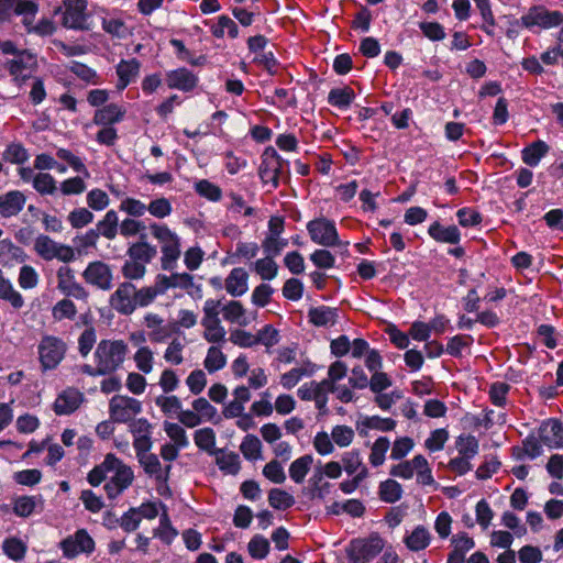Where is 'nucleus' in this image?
<instances>
[{"instance_id":"f257e3e1","label":"nucleus","mask_w":563,"mask_h":563,"mask_svg":"<svg viewBox=\"0 0 563 563\" xmlns=\"http://www.w3.org/2000/svg\"><path fill=\"white\" fill-rule=\"evenodd\" d=\"M151 234L161 245V266L164 271L175 268L180 257V239L166 224L153 222L150 224Z\"/></svg>"},{"instance_id":"f03ea898","label":"nucleus","mask_w":563,"mask_h":563,"mask_svg":"<svg viewBox=\"0 0 563 563\" xmlns=\"http://www.w3.org/2000/svg\"><path fill=\"white\" fill-rule=\"evenodd\" d=\"M128 351V344L122 340H101L93 354L95 362L110 375L121 367Z\"/></svg>"},{"instance_id":"7ed1b4c3","label":"nucleus","mask_w":563,"mask_h":563,"mask_svg":"<svg viewBox=\"0 0 563 563\" xmlns=\"http://www.w3.org/2000/svg\"><path fill=\"white\" fill-rule=\"evenodd\" d=\"M67 349L63 339L49 334L43 335L37 345L42 371L55 369L64 360Z\"/></svg>"},{"instance_id":"20e7f679","label":"nucleus","mask_w":563,"mask_h":563,"mask_svg":"<svg viewBox=\"0 0 563 563\" xmlns=\"http://www.w3.org/2000/svg\"><path fill=\"white\" fill-rule=\"evenodd\" d=\"M221 300L208 299L203 305V318L201 325L205 328L203 338L210 343L223 341L225 330L219 318Z\"/></svg>"},{"instance_id":"39448f33","label":"nucleus","mask_w":563,"mask_h":563,"mask_svg":"<svg viewBox=\"0 0 563 563\" xmlns=\"http://www.w3.org/2000/svg\"><path fill=\"white\" fill-rule=\"evenodd\" d=\"M35 252L45 261L57 258L64 263L75 260L74 249L59 244L47 235H38L34 243Z\"/></svg>"},{"instance_id":"423d86ee","label":"nucleus","mask_w":563,"mask_h":563,"mask_svg":"<svg viewBox=\"0 0 563 563\" xmlns=\"http://www.w3.org/2000/svg\"><path fill=\"white\" fill-rule=\"evenodd\" d=\"M384 545V540L377 533H372L367 539L351 542L350 558L354 563L368 562L382 552Z\"/></svg>"},{"instance_id":"0eeeda50","label":"nucleus","mask_w":563,"mask_h":563,"mask_svg":"<svg viewBox=\"0 0 563 563\" xmlns=\"http://www.w3.org/2000/svg\"><path fill=\"white\" fill-rule=\"evenodd\" d=\"M142 410L141 401L135 398L115 395L109 402V415L113 422L126 423Z\"/></svg>"},{"instance_id":"6e6552de","label":"nucleus","mask_w":563,"mask_h":563,"mask_svg":"<svg viewBox=\"0 0 563 563\" xmlns=\"http://www.w3.org/2000/svg\"><path fill=\"white\" fill-rule=\"evenodd\" d=\"M110 307L122 316H130L136 310L135 285L131 282H122L110 295Z\"/></svg>"},{"instance_id":"1a4fd4ad","label":"nucleus","mask_w":563,"mask_h":563,"mask_svg":"<svg viewBox=\"0 0 563 563\" xmlns=\"http://www.w3.org/2000/svg\"><path fill=\"white\" fill-rule=\"evenodd\" d=\"M115 462L113 463L114 474L111 476L110 481L104 485V490L110 499L117 498L120 494H122L134 479L133 471L130 466L124 464L120 459L115 456Z\"/></svg>"},{"instance_id":"9d476101","label":"nucleus","mask_w":563,"mask_h":563,"mask_svg":"<svg viewBox=\"0 0 563 563\" xmlns=\"http://www.w3.org/2000/svg\"><path fill=\"white\" fill-rule=\"evenodd\" d=\"M311 240L322 246L339 244V235L334 222L325 218L314 219L307 224Z\"/></svg>"},{"instance_id":"9b49d317","label":"nucleus","mask_w":563,"mask_h":563,"mask_svg":"<svg viewBox=\"0 0 563 563\" xmlns=\"http://www.w3.org/2000/svg\"><path fill=\"white\" fill-rule=\"evenodd\" d=\"M82 278L91 286L100 290L108 291L113 286V273L107 263L102 261H95L88 264L82 272Z\"/></svg>"},{"instance_id":"f8f14e48","label":"nucleus","mask_w":563,"mask_h":563,"mask_svg":"<svg viewBox=\"0 0 563 563\" xmlns=\"http://www.w3.org/2000/svg\"><path fill=\"white\" fill-rule=\"evenodd\" d=\"M563 22V14L559 11H549L542 5L532 7L521 16V24L526 27L534 25L548 29L558 26Z\"/></svg>"},{"instance_id":"ddd939ff","label":"nucleus","mask_w":563,"mask_h":563,"mask_svg":"<svg viewBox=\"0 0 563 563\" xmlns=\"http://www.w3.org/2000/svg\"><path fill=\"white\" fill-rule=\"evenodd\" d=\"M60 549L66 558L73 559L80 553L90 554L95 550V541L87 530L79 529L75 534L60 542Z\"/></svg>"},{"instance_id":"4468645a","label":"nucleus","mask_w":563,"mask_h":563,"mask_svg":"<svg viewBox=\"0 0 563 563\" xmlns=\"http://www.w3.org/2000/svg\"><path fill=\"white\" fill-rule=\"evenodd\" d=\"M37 12V4L29 0H0V22L9 21L12 13L24 15V23L29 24Z\"/></svg>"},{"instance_id":"2eb2a0df","label":"nucleus","mask_w":563,"mask_h":563,"mask_svg":"<svg viewBox=\"0 0 563 563\" xmlns=\"http://www.w3.org/2000/svg\"><path fill=\"white\" fill-rule=\"evenodd\" d=\"M63 25L68 29L87 30L86 0H65Z\"/></svg>"},{"instance_id":"dca6fc26","label":"nucleus","mask_w":563,"mask_h":563,"mask_svg":"<svg viewBox=\"0 0 563 563\" xmlns=\"http://www.w3.org/2000/svg\"><path fill=\"white\" fill-rule=\"evenodd\" d=\"M57 288L65 295L86 300L89 296L86 288L75 280L74 271L69 266H60L57 271Z\"/></svg>"},{"instance_id":"f3484780","label":"nucleus","mask_w":563,"mask_h":563,"mask_svg":"<svg viewBox=\"0 0 563 563\" xmlns=\"http://www.w3.org/2000/svg\"><path fill=\"white\" fill-rule=\"evenodd\" d=\"M36 65L35 57L27 51H21L15 58L7 62L5 66L15 80H25L30 77L33 67Z\"/></svg>"},{"instance_id":"a211bd4d","label":"nucleus","mask_w":563,"mask_h":563,"mask_svg":"<svg viewBox=\"0 0 563 563\" xmlns=\"http://www.w3.org/2000/svg\"><path fill=\"white\" fill-rule=\"evenodd\" d=\"M129 258L143 263L150 264L157 255V247L148 242L146 234H141L139 240L126 250Z\"/></svg>"},{"instance_id":"6ab92c4d","label":"nucleus","mask_w":563,"mask_h":563,"mask_svg":"<svg viewBox=\"0 0 563 563\" xmlns=\"http://www.w3.org/2000/svg\"><path fill=\"white\" fill-rule=\"evenodd\" d=\"M539 437L543 444L549 448L563 446V426L559 420L549 419L539 428Z\"/></svg>"},{"instance_id":"aec40b11","label":"nucleus","mask_w":563,"mask_h":563,"mask_svg":"<svg viewBox=\"0 0 563 563\" xmlns=\"http://www.w3.org/2000/svg\"><path fill=\"white\" fill-rule=\"evenodd\" d=\"M139 463L143 467L144 472L148 476L154 477L156 482L164 484L167 483L172 470L170 464L163 467L158 456L153 453L141 456L139 459Z\"/></svg>"},{"instance_id":"412c9836","label":"nucleus","mask_w":563,"mask_h":563,"mask_svg":"<svg viewBox=\"0 0 563 563\" xmlns=\"http://www.w3.org/2000/svg\"><path fill=\"white\" fill-rule=\"evenodd\" d=\"M197 82V76L187 68H178L166 74V84L172 89L191 91Z\"/></svg>"},{"instance_id":"4be33fe9","label":"nucleus","mask_w":563,"mask_h":563,"mask_svg":"<svg viewBox=\"0 0 563 563\" xmlns=\"http://www.w3.org/2000/svg\"><path fill=\"white\" fill-rule=\"evenodd\" d=\"M82 401V394L75 388H68L59 394L54 402L56 415H69L74 412Z\"/></svg>"},{"instance_id":"5701e85b","label":"nucleus","mask_w":563,"mask_h":563,"mask_svg":"<svg viewBox=\"0 0 563 563\" xmlns=\"http://www.w3.org/2000/svg\"><path fill=\"white\" fill-rule=\"evenodd\" d=\"M25 196L19 190H12L0 196V214L4 218L16 216L25 205Z\"/></svg>"},{"instance_id":"b1692460","label":"nucleus","mask_w":563,"mask_h":563,"mask_svg":"<svg viewBox=\"0 0 563 563\" xmlns=\"http://www.w3.org/2000/svg\"><path fill=\"white\" fill-rule=\"evenodd\" d=\"M249 274L241 267L233 268L225 278V290L233 297H240L247 291Z\"/></svg>"},{"instance_id":"393cba45","label":"nucleus","mask_w":563,"mask_h":563,"mask_svg":"<svg viewBox=\"0 0 563 563\" xmlns=\"http://www.w3.org/2000/svg\"><path fill=\"white\" fill-rule=\"evenodd\" d=\"M451 542L453 550L449 554L448 563H464L466 552L472 550L475 545L474 540L466 533H460L454 536Z\"/></svg>"},{"instance_id":"a878e982","label":"nucleus","mask_w":563,"mask_h":563,"mask_svg":"<svg viewBox=\"0 0 563 563\" xmlns=\"http://www.w3.org/2000/svg\"><path fill=\"white\" fill-rule=\"evenodd\" d=\"M277 152L274 148H267L263 154V161L260 166V176L264 183H272L276 188L278 180L276 178Z\"/></svg>"},{"instance_id":"bb28decb","label":"nucleus","mask_w":563,"mask_h":563,"mask_svg":"<svg viewBox=\"0 0 563 563\" xmlns=\"http://www.w3.org/2000/svg\"><path fill=\"white\" fill-rule=\"evenodd\" d=\"M141 64L136 58L121 60L117 66V75L119 77L118 88L124 89L137 77Z\"/></svg>"},{"instance_id":"cd10ccee","label":"nucleus","mask_w":563,"mask_h":563,"mask_svg":"<svg viewBox=\"0 0 563 563\" xmlns=\"http://www.w3.org/2000/svg\"><path fill=\"white\" fill-rule=\"evenodd\" d=\"M429 235L438 242L456 244L460 242L461 234L455 225L448 228L442 227L439 222H434L429 227Z\"/></svg>"},{"instance_id":"c85d7f7f","label":"nucleus","mask_w":563,"mask_h":563,"mask_svg":"<svg viewBox=\"0 0 563 563\" xmlns=\"http://www.w3.org/2000/svg\"><path fill=\"white\" fill-rule=\"evenodd\" d=\"M119 230V218L114 210H109L102 220H100L93 231L97 235L104 236L108 240L115 239Z\"/></svg>"},{"instance_id":"c756f323","label":"nucleus","mask_w":563,"mask_h":563,"mask_svg":"<svg viewBox=\"0 0 563 563\" xmlns=\"http://www.w3.org/2000/svg\"><path fill=\"white\" fill-rule=\"evenodd\" d=\"M125 111L115 103H110L98 109L93 117V122L99 125H111L122 120Z\"/></svg>"},{"instance_id":"7c9ffc66","label":"nucleus","mask_w":563,"mask_h":563,"mask_svg":"<svg viewBox=\"0 0 563 563\" xmlns=\"http://www.w3.org/2000/svg\"><path fill=\"white\" fill-rule=\"evenodd\" d=\"M310 322L317 327L333 325L338 320V310L325 306L311 308L309 310Z\"/></svg>"},{"instance_id":"2f4dec72","label":"nucleus","mask_w":563,"mask_h":563,"mask_svg":"<svg viewBox=\"0 0 563 563\" xmlns=\"http://www.w3.org/2000/svg\"><path fill=\"white\" fill-rule=\"evenodd\" d=\"M162 294H164V287L161 285L158 276L154 285L142 287L140 289L135 287L136 308L150 306L156 297Z\"/></svg>"},{"instance_id":"473e14b6","label":"nucleus","mask_w":563,"mask_h":563,"mask_svg":"<svg viewBox=\"0 0 563 563\" xmlns=\"http://www.w3.org/2000/svg\"><path fill=\"white\" fill-rule=\"evenodd\" d=\"M221 311L223 318L231 323H236L241 327H245L250 323L249 319L245 317L246 311L243 305L238 300L229 301L222 307Z\"/></svg>"},{"instance_id":"72a5a7b5","label":"nucleus","mask_w":563,"mask_h":563,"mask_svg":"<svg viewBox=\"0 0 563 563\" xmlns=\"http://www.w3.org/2000/svg\"><path fill=\"white\" fill-rule=\"evenodd\" d=\"M213 455H216V463L222 472L231 475H236L239 473L241 464L240 457L236 453H225L223 450L218 449Z\"/></svg>"},{"instance_id":"f704fd0d","label":"nucleus","mask_w":563,"mask_h":563,"mask_svg":"<svg viewBox=\"0 0 563 563\" xmlns=\"http://www.w3.org/2000/svg\"><path fill=\"white\" fill-rule=\"evenodd\" d=\"M113 463L115 462V455L108 453L100 465L95 466L88 474V482L92 486L100 485L107 477V473L113 471Z\"/></svg>"},{"instance_id":"c9c22d12","label":"nucleus","mask_w":563,"mask_h":563,"mask_svg":"<svg viewBox=\"0 0 563 563\" xmlns=\"http://www.w3.org/2000/svg\"><path fill=\"white\" fill-rule=\"evenodd\" d=\"M355 98L352 88L345 86L343 88H333L328 95V102L339 109H346L351 106Z\"/></svg>"},{"instance_id":"e433bc0d","label":"nucleus","mask_w":563,"mask_h":563,"mask_svg":"<svg viewBox=\"0 0 563 563\" xmlns=\"http://www.w3.org/2000/svg\"><path fill=\"white\" fill-rule=\"evenodd\" d=\"M549 152V146L545 142L539 140L523 148L522 161L529 166H537L541 158Z\"/></svg>"},{"instance_id":"4c0bfd02","label":"nucleus","mask_w":563,"mask_h":563,"mask_svg":"<svg viewBox=\"0 0 563 563\" xmlns=\"http://www.w3.org/2000/svg\"><path fill=\"white\" fill-rule=\"evenodd\" d=\"M161 285L164 287V292L168 288H181L189 289L195 286L194 277L188 273L172 274L169 277L165 275H158Z\"/></svg>"},{"instance_id":"58836bf2","label":"nucleus","mask_w":563,"mask_h":563,"mask_svg":"<svg viewBox=\"0 0 563 563\" xmlns=\"http://www.w3.org/2000/svg\"><path fill=\"white\" fill-rule=\"evenodd\" d=\"M195 444L202 451H206L210 455H213L218 449L216 445V432L211 428H202L194 434Z\"/></svg>"},{"instance_id":"ea45409f","label":"nucleus","mask_w":563,"mask_h":563,"mask_svg":"<svg viewBox=\"0 0 563 563\" xmlns=\"http://www.w3.org/2000/svg\"><path fill=\"white\" fill-rule=\"evenodd\" d=\"M406 545L411 551H420L426 549L430 543V533L423 526H418L415 530L405 539Z\"/></svg>"},{"instance_id":"a19ab883","label":"nucleus","mask_w":563,"mask_h":563,"mask_svg":"<svg viewBox=\"0 0 563 563\" xmlns=\"http://www.w3.org/2000/svg\"><path fill=\"white\" fill-rule=\"evenodd\" d=\"M378 495L383 501L394 504L402 496L401 485L395 479H386L379 484Z\"/></svg>"},{"instance_id":"79ce46f5","label":"nucleus","mask_w":563,"mask_h":563,"mask_svg":"<svg viewBox=\"0 0 563 563\" xmlns=\"http://www.w3.org/2000/svg\"><path fill=\"white\" fill-rule=\"evenodd\" d=\"M312 462L313 457L309 454L295 460L289 466L290 478L297 484L302 483L310 470Z\"/></svg>"},{"instance_id":"37998d69","label":"nucleus","mask_w":563,"mask_h":563,"mask_svg":"<svg viewBox=\"0 0 563 563\" xmlns=\"http://www.w3.org/2000/svg\"><path fill=\"white\" fill-rule=\"evenodd\" d=\"M240 450L246 460H258L262 457V443L254 434H247L243 439Z\"/></svg>"},{"instance_id":"c03bdc74","label":"nucleus","mask_w":563,"mask_h":563,"mask_svg":"<svg viewBox=\"0 0 563 563\" xmlns=\"http://www.w3.org/2000/svg\"><path fill=\"white\" fill-rule=\"evenodd\" d=\"M268 503L275 509L285 510L295 504V499L286 490L280 488H272L268 492Z\"/></svg>"},{"instance_id":"a18cd8bd","label":"nucleus","mask_w":563,"mask_h":563,"mask_svg":"<svg viewBox=\"0 0 563 563\" xmlns=\"http://www.w3.org/2000/svg\"><path fill=\"white\" fill-rule=\"evenodd\" d=\"M121 273L124 282L142 279L146 274V265L129 258L123 263Z\"/></svg>"},{"instance_id":"49530a36","label":"nucleus","mask_w":563,"mask_h":563,"mask_svg":"<svg viewBox=\"0 0 563 563\" xmlns=\"http://www.w3.org/2000/svg\"><path fill=\"white\" fill-rule=\"evenodd\" d=\"M33 187L41 195H54L57 190L56 180L48 173H38L33 178Z\"/></svg>"},{"instance_id":"de8ad7c7","label":"nucleus","mask_w":563,"mask_h":563,"mask_svg":"<svg viewBox=\"0 0 563 563\" xmlns=\"http://www.w3.org/2000/svg\"><path fill=\"white\" fill-rule=\"evenodd\" d=\"M390 446V442L386 437H379L372 445L369 454V463L373 466H379L385 461L386 452Z\"/></svg>"},{"instance_id":"09e8293b","label":"nucleus","mask_w":563,"mask_h":563,"mask_svg":"<svg viewBox=\"0 0 563 563\" xmlns=\"http://www.w3.org/2000/svg\"><path fill=\"white\" fill-rule=\"evenodd\" d=\"M77 314V308L70 299L59 300L52 309V316L56 321L73 320Z\"/></svg>"},{"instance_id":"8fccbe9b","label":"nucleus","mask_w":563,"mask_h":563,"mask_svg":"<svg viewBox=\"0 0 563 563\" xmlns=\"http://www.w3.org/2000/svg\"><path fill=\"white\" fill-rule=\"evenodd\" d=\"M227 364V357L222 351L217 346H211L208 350L203 365L209 373H214L223 368Z\"/></svg>"},{"instance_id":"3c124183","label":"nucleus","mask_w":563,"mask_h":563,"mask_svg":"<svg viewBox=\"0 0 563 563\" xmlns=\"http://www.w3.org/2000/svg\"><path fill=\"white\" fill-rule=\"evenodd\" d=\"M164 431L166 432L167 437L173 441L172 444H175L181 449L186 448L189 444L185 429L178 423L165 421Z\"/></svg>"},{"instance_id":"603ef678","label":"nucleus","mask_w":563,"mask_h":563,"mask_svg":"<svg viewBox=\"0 0 563 563\" xmlns=\"http://www.w3.org/2000/svg\"><path fill=\"white\" fill-rule=\"evenodd\" d=\"M250 555L255 560H263L269 552V542L261 534H255L247 544Z\"/></svg>"},{"instance_id":"864d4df0","label":"nucleus","mask_w":563,"mask_h":563,"mask_svg":"<svg viewBox=\"0 0 563 563\" xmlns=\"http://www.w3.org/2000/svg\"><path fill=\"white\" fill-rule=\"evenodd\" d=\"M139 371L148 374L153 369L154 355L148 346H141L133 356Z\"/></svg>"},{"instance_id":"5fc2aeb1","label":"nucleus","mask_w":563,"mask_h":563,"mask_svg":"<svg viewBox=\"0 0 563 563\" xmlns=\"http://www.w3.org/2000/svg\"><path fill=\"white\" fill-rule=\"evenodd\" d=\"M211 31L216 37H223L225 31L232 38L236 37L239 33L236 23L227 15L220 16L218 23L212 26Z\"/></svg>"},{"instance_id":"6e6d98bb","label":"nucleus","mask_w":563,"mask_h":563,"mask_svg":"<svg viewBox=\"0 0 563 563\" xmlns=\"http://www.w3.org/2000/svg\"><path fill=\"white\" fill-rule=\"evenodd\" d=\"M541 454V445L534 437H528L523 440L521 448L515 449V455L521 460L526 455L530 459H534Z\"/></svg>"},{"instance_id":"4d7b16f0","label":"nucleus","mask_w":563,"mask_h":563,"mask_svg":"<svg viewBox=\"0 0 563 563\" xmlns=\"http://www.w3.org/2000/svg\"><path fill=\"white\" fill-rule=\"evenodd\" d=\"M146 225L143 221L135 220L133 218H125L119 224L120 234L124 238H130L134 235L145 234L144 230Z\"/></svg>"},{"instance_id":"13d9d810","label":"nucleus","mask_w":563,"mask_h":563,"mask_svg":"<svg viewBox=\"0 0 563 563\" xmlns=\"http://www.w3.org/2000/svg\"><path fill=\"white\" fill-rule=\"evenodd\" d=\"M456 448L461 456L472 459L477 454L478 441L474 435L459 437Z\"/></svg>"},{"instance_id":"bf43d9fd","label":"nucleus","mask_w":563,"mask_h":563,"mask_svg":"<svg viewBox=\"0 0 563 563\" xmlns=\"http://www.w3.org/2000/svg\"><path fill=\"white\" fill-rule=\"evenodd\" d=\"M3 158L12 164H23L27 161L29 154L22 144L12 143L3 152Z\"/></svg>"},{"instance_id":"052dcab7","label":"nucleus","mask_w":563,"mask_h":563,"mask_svg":"<svg viewBox=\"0 0 563 563\" xmlns=\"http://www.w3.org/2000/svg\"><path fill=\"white\" fill-rule=\"evenodd\" d=\"M36 505V497L22 496L14 500L13 511L19 517H29L35 510Z\"/></svg>"},{"instance_id":"680f3d73","label":"nucleus","mask_w":563,"mask_h":563,"mask_svg":"<svg viewBox=\"0 0 563 563\" xmlns=\"http://www.w3.org/2000/svg\"><path fill=\"white\" fill-rule=\"evenodd\" d=\"M67 219L73 228L80 229L93 221V213L86 208H78L69 212Z\"/></svg>"},{"instance_id":"e2e57ef3","label":"nucleus","mask_w":563,"mask_h":563,"mask_svg":"<svg viewBox=\"0 0 563 563\" xmlns=\"http://www.w3.org/2000/svg\"><path fill=\"white\" fill-rule=\"evenodd\" d=\"M255 339L256 344L261 343L267 349H271L279 342V333L271 324H266L256 333Z\"/></svg>"},{"instance_id":"0e129e2a","label":"nucleus","mask_w":563,"mask_h":563,"mask_svg":"<svg viewBox=\"0 0 563 563\" xmlns=\"http://www.w3.org/2000/svg\"><path fill=\"white\" fill-rule=\"evenodd\" d=\"M331 438L341 448L347 446L354 439V431L347 426H335L332 429Z\"/></svg>"},{"instance_id":"69168bd1","label":"nucleus","mask_w":563,"mask_h":563,"mask_svg":"<svg viewBox=\"0 0 563 563\" xmlns=\"http://www.w3.org/2000/svg\"><path fill=\"white\" fill-rule=\"evenodd\" d=\"M110 199L106 191L101 189H92L87 194V205L96 211L106 209L109 206Z\"/></svg>"},{"instance_id":"338daca9","label":"nucleus","mask_w":563,"mask_h":563,"mask_svg":"<svg viewBox=\"0 0 563 563\" xmlns=\"http://www.w3.org/2000/svg\"><path fill=\"white\" fill-rule=\"evenodd\" d=\"M278 266L272 257H265L256 261V273L266 280L273 279L277 274Z\"/></svg>"},{"instance_id":"774afa93","label":"nucleus","mask_w":563,"mask_h":563,"mask_svg":"<svg viewBox=\"0 0 563 563\" xmlns=\"http://www.w3.org/2000/svg\"><path fill=\"white\" fill-rule=\"evenodd\" d=\"M363 465L361 454L357 450L345 452L342 456V467L347 475H353Z\"/></svg>"}]
</instances>
